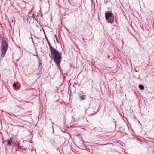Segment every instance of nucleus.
<instances>
[{
  "label": "nucleus",
  "mask_w": 154,
  "mask_h": 154,
  "mask_svg": "<svg viewBox=\"0 0 154 154\" xmlns=\"http://www.w3.org/2000/svg\"><path fill=\"white\" fill-rule=\"evenodd\" d=\"M31 39H32V40H33V38H32V37H31Z\"/></svg>",
  "instance_id": "14"
},
{
  "label": "nucleus",
  "mask_w": 154,
  "mask_h": 154,
  "mask_svg": "<svg viewBox=\"0 0 154 154\" xmlns=\"http://www.w3.org/2000/svg\"><path fill=\"white\" fill-rule=\"evenodd\" d=\"M8 44L6 41L3 40L1 43V57H3L5 55L8 49Z\"/></svg>",
  "instance_id": "2"
},
{
  "label": "nucleus",
  "mask_w": 154,
  "mask_h": 154,
  "mask_svg": "<svg viewBox=\"0 0 154 154\" xmlns=\"http://www.w3.org/2000/svg\"><path fill=\"white\" fill-rule=\"evenodd\" d=\"M95 114V113H94V114H91V115H94Z\"/></svg>",
  "instance_id": "13"
},
{
  "label": "nucleus",
  "mask_w": 154,
  "mask_h": 154,
  "mask_svg": "<svg viewBox=\"0 0 154 154\" xmlns=\"http://www.w3.org/2000/svg\"><path fill=\"white\" fill-rule=\"evenodd\" d=\"M105 17L106 20L108 23L112 24L114 22V17L112 13L110 12L106 13L105 14Z\"/></svg>",
  "instance_id": "3"
},
{
  "label": "nucleus",
  "mask_w": 154,
  "mask_h": 154,
  "mask_svg": "<svg viewBox=\"0 0 154 154\" xmlns=\"http://www.w3.org/2000/svg\"><path fill=\"white\" fill-rule=\"evenodd\" d=\"M13 87H14V88H15L16 87V85L15 83H14L13 84Z\"/></svg>",
  "instance_id": "9"
},
{
  "label": "nucleus",
  "mask_w": 154,
  "mask_h": 154,
  "mask_svg": "<svg viewBox=\"0 0 154 154\" xmlns=\"http://www.w3.org/2000/svg\"><path fill=\"white\" fill-rule=\"evenodd\" d=\"M43 30V31H44V34H45V38H46V40H47V39H48V38H47V37L46 36V35H45V32H44V30Z\"/></svg>",
  "instance_id": "10"
},
{
  "label": "nucleus",
  "mask_w": 154,
  "mask_h": 154,
  "mask_svg": "<svg viewBox=\"0 0 154 154\" xmlns=\"http://www.w3.org/2000/svg\"><path fill=\"white\" fill-rule=\"evenodd\" d=\"M47 42L48 44V45L50 50L52 49V48H54L51 45V44L49 42V41L48 39H47Z\"/></svg>",
  "instance_id": "5"
},
{
  "label": "nucleus",
  "mask_w": 154,
  "mask_h": 154,
  "mask_svg": "<svg viewBox=\"0 0 154 154\" xmlns=\"http://www.w3.org/2000/svg\"><path fill=\"white\" fill-rule=\"evenodd\" d=\"M81 100H85V98L84 97V95H82V96H79Z\"/></svg>",
  "instance_id": "7"
},
{
  "label": "nucleus",
  "mask_w": 154,
  "mask_h": 154,
  "mask_svg": "<svg viewBox=\"0 0 154 154\" xmlns=\"http://www.w3.org/2000/svg\"><path fill=\"white\" fill-rule=\"evenodd\" d=\"M50 57L56 64H60L62 58L61 54L55 48L50 50Z\"/></svg>",
  "instance_id": "1"
},
{
  "label": "nucleus",
  "mask_w": 154,
  "mask_h": 154,
  "mask_svg": "<svg viewBox=\"0 0 154 154\" xmlns=\"http://www.w3.org/2000/svg\"><path fill=\"white\" fill-rule=\"evenodd\" d=\"M58 65V67H59V68H60V64H57Z\"/></svg>",
  "instance_id": "11"
},
{
  "label": "nucleus",
  "mask_w": 154,
  "mask_h": 154,
  "mask_svg": "<svg viewBox=\"0 0 154 154\" xmlns=\"http://www.w3.org/2000/svg\"><path fill=\"white\" fill-rule=\"evenodd\" d=\"M32 17L34 18V19L35 20H36V18L35 17L33 14L32 15Z\"/></svg>",
  "instance_id": "8"
},
{
  "label": "nucleus",
  "mask_w": 154,
  "mask_h": 154,
  "mask_svg": "<svg viewBox=\"0 0 154 154\" xmlns=\"http://www.w3.org/2000/svg\"><path fill=\"white\" fill-rule=\"evenodd\" d=\"M139 88L141 90H143L144 89V87L142 85H139Z\"/></svg>",
  "instance_id": "6"
},
{
  "label": "nucleus",
  "mask_w": 154,
  "mask_h": 154,
  "mask_svg": "<svg viewBox=\"0 0 154 154\" xmlns=\"http://www.w3.org/2000/svg\"><path fill=\"white\" fill-rule=\"evenodd\" d=\"M55 37L56 40H57V36L56 35H55Z\"/></svg>",
  "instance_id": "12"
},
{
  "label": "nucleus",
  "mask_w": 154,
  "mask_h": 154,
  "mask_svg": "<svg viewBox=\"0 0 154 154\" xmlns=\"http://www.w3.org/2000/svg\"><path fill=\"white\" fill-rule=\"evenodd\" d=\"M13 138H11L7 140V145L9 146H11L12 143V141L13 140Z\"/></svg>",
  "instance_id": "4"
}]
</instances>
